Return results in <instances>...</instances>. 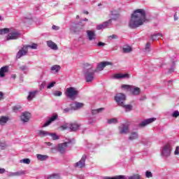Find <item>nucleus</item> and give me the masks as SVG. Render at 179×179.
Returning a JSON list of instances; mask_svg holds the SVG:
<instances>
[{"instance_id": "nucleus-59", "label": "nucleus", "mask_w": 179, "mask_h": 179, "mask_svg": "<svg viewBox=\"0 0 179 179\" xmlns=\"http://www.w3.org/2000/svg\"><path fill=\"white\" fill-rule=\"evenodd\" d=\"M12 79H15L16 78V74H13L11 76Z\"/></svg>"}, {"instance_id": "nucleus-3", "label": "nucleus", "mask_w": 179, "mask_h": 179, "mask_svg": "<svg viewBox=\"0 0 179 179\" xmlns=\"http://www.w3.org/2000/svg\"><path fill=\"white\" fill-rule=\"evenodd\" d=\"M127 100V96L124 94L122 93H118L115 96V101L119 106H124V103Z\"/></svg>"}, {"instance_id": "nucleus-25", "label": "nucleus", "mask_w": 179, "mask_h": 179, "mask_svg": "<svg viewBox=\"0 0 179 179\" xmlns=\"http://www.w3.org/2000/svg\"><path fill=\"white\" fill-rule=\"evenodd\" d=\"M36 94H37V91H33L29 92V94L27 97V100H29V101H31V100H33L34 97H36Z\"/></svg>"}, {"instance_id": "nucleus-28", "label": "nucleus", "mask_w": 179, "mask_h": 179, "mask_svg": "<svg viewBox=\"0 0 179 179\" xmlns=\"http://www.w3.org/2000/svg\"><path fill=\"white\" fill-rule=\"evenodd\" d=\"M36 157H37L38 160H41V162L46 160V159H48V156L43 155H40V154L36 155Z\"/></svg>"}, {"instance_id": "nucleus-35", "label": "nucleus", "mask_w": 179, "mask_h": 179, "mask_svg": "<svg viewBox=\"0 0 179 179\" xmlns=\"http://www.w3.org/2000/svg\"><path fill=\"white\" fill-rule=\"evenodd\" d=\"M60 69H61V66L58 65H54L51 68V71H55V72H59Z\"/></svg>"}, {"instance_id": "nucleus-14", "label": "nucleus", "mask_w": 179, "mask_h": 179, "mask_svg": "<svg viewBox=\"0 0 179 179\" xmlns=\"http://www.w3.org/2000/svg\"><path fill=\"white\" fill-rule=\"evenodd\" d=\"M113 79H124V78L128 79V78H129V74L116 73V74H113Z\"/></svg>"}, {"instance_id": "nucleus-8", "label": "nucleus", "mask_w": 179, "mask_h": 179, "mask_svg": "<svg viewBox=\"0 0 179 179\" xmlns=\"http://www.w3.org/2000/svg\"><path fill=\"white\" fill-rule=\"evenodd\" d=\"M155 121H156L155 117L147 119L140 123L138 127H140V128H143V127H146V125H149V124H152V122H155Z\"/></svg>"}, {"instance_id": "nucleus-32", "label": "nucleus", "mask_w": 179, "mask_h": 179, "mask_svg": "<svg viewBox=\"0 0 179 179\" xmlns=\"http://www.w3.org/2000/svg\"><path fill=\"white\" fill-rule=\"evenodd\" d=\"M122 51H123V52H124V53L131 52V51H132V48H131V46H126V47H124V48H122Z\"/></svg>"}, {"instance_id": "nucleus-53", "label": "nucleus", "mask_w": 179, "mask_h": 179, "mask_svg": "<svg viewBox=\"0 0 179 179\" xmlns=\"http://www.w3.org/2000/svg\"><path fill=\"white\" fill-rule=\"evenodd\" d=\"M52 29H53V30H58L59 29V27L57 26L53 25Z\"/></svg>"}, {"instance_id": "nucleus-38", "label": "nucleus", "mask_w": 179, "mask_h": 179, "mask_svg": "<svg viewBox=\"0 0 179 179\" xmlns=\"http://www.w3.org/2000/svg\"><path fill=\"white\" fill-rule=\"evenodd\" d=\"M155 37H157V38H160L161 37H163V34L160 33L155 34L151 36L152 40H155Z\"/></svg>"}, {"instance_id": "nucleus-64", "label": "nucleus", "mask_w": 179, "mask_h": 179, "mask_svg": "<svg viewBox=\"0 0 179 179\" xmlns=\"http://www.w3.org/2000/svg\"><path fill=\"white\" fill-rule=\"evenodd\" d=\"M0 20H1V17H0Z\"/></svg>"}, {"instance_id": "nucleus-23", "label": "nucleus", "mask_w": 179, "mask_h": 179, "mask_svg": "<svg viewBox=\"0 0 179 179\" xmlns=\"http://www.w3.org/2000/svg\"><path fill=\"white\" fill-rule=\"evenodd\" d=\"M9 121V117L6 116H1L0 117V125H5Z\"/></svg>"}, {"instance_id": "nucleus-4", "label": "nucleus", "mask_w": 179, "mask_h": 179, "mask_svg": "<svg viewBox=\"0 0 179 179\" xmlns=\"http://www.w3.org/2000/svg\"><path fill=\"white\" fill-rule=\"evenodd\" d=\"M171 153V145L170 143H167L163 148L162 150V156H165L167 157V156H170Z\"/></svg>"}, {"instance_id": "nucleus-27", "label": "nucleus", "mask_w": 179, "mask_h": 179, "mask_svg": "<svg viewBox=\"0 0 179 179\" xmlns=\"http://www.w3.org/2000/svg\"><path fill=\"white\" fill-rule=\"evenodd\" d=\"M70 129L71 131H78V129H79V124H76V123H73L71 124L70 126Z\"/></svg>"}, {"instance_id": "nucleus-22", "label": "nucleus", "mask_w": 179, "mask_h": 179, "mask_svg": "<svg viewBox=\"0 0 179 179\" xmlns=\"http://www.w3.org/2000/svg\"><path fill=\"white\" fill-rule=\"evenodd\" d=\"M38 136H41V138H44L45 136H48L50 135V133L47 131L44 130H38Z\"/></svg>"}, {"instance_id": "nucleus-10", "label": "nucleus", "mask_w": 179, "mask_h": 179, "mask_svg": "<svg viewBox=\"0 0 179 179\" xmlns=\"http://www.w3.org/2000/svg\"><path fill=\"white\" fill-rule=\"evenodd\" d=\"M71 141H69V142H65L64 143H60L58 145V150L59 152H60V153H64V152H65V148H68V145H69V143H71Z\"/></svg>"}, {"instance_id": "nucleus-62", "label": "nucleus", "mask_w": 179, "mask_h": 179, "mask_svg": "<svg viewBox=\"0 0 179 179\" xmlns=\"http://www.w3.org/2000/svg\"><path fill=\"white\" fill-rule=\"evenodd\" d=\"M76 19H79V15H77V16H76Z\"/></svg>"}, {"instance_id": "nucleus-6", "label": "nucleus", "mask_w": 179, "mask_h": 179, "mask_svg": "<svg viewBox=\"0 0 179 179\" xmlns=\"http://www.w3.org/2000/svg\"><path fill=\"white\" fill-rule=\"evenodd\" d=\"M70 107L71 110H79V108H83V107H85V103L75 101L74 103L70 104Z\"/></svg>"}, {"instance_id": "nucleus-5", "label": "nucleus", "mask_w": 179, "mask_h": 179, "mask_svg": "<svg viewBox=\"0 0 179 179\" xmlns=\"http://www.w3.org/2000/svg\"><path fill=\"white\" fill-rule=\"evenodd\" d=\"M29 50H27V47L25 45L22 48L21 50L18 51L16 55V58L19 59L20 58H22V57L27 55Z\"/></svg>"}, {"instance_id": "nucleus-21", "label": "nucleus", "mask_w": 179, "mask_h": 179, "mask_svg": "<svg viewBox=\"0 0 179 179\" xmlns=\"http://www.w3.org/2000/svg\"><path fill=\"white\" fill-rule=\"evenodd\" d=\"M130 92L131 93V94H134V96H138V94H141V88L136 87H134V88H131L130 90Z\"/></svg>"}, {"instance_id": "nucleus-17", "label": "nucleus", "mask_w": 179, "mask_h": 179, "mask_svg": "<svg viewBox=\"0 0 179 179\" xmlns=\"http://www.w3.org/2000/svg\"><path fill=\"white\" fill-rule=\"evenodd\" d=\"M9 71V66H4L0 69V77L4 78L5 73H8Z\"/></svg>"}, {"instance_id": "nucleus-42", "label": "nucleus", "mask_w": 179, "mask_h": 179, "mask_svg": "<svg viewBox=\"0 0 179 179\" xmlns=\"http://www.w3.org/2000/svg\"><path fill=\"white\" fill-rule=\"evenodd\" d=\"M122 89H124L125 90H131V85H122Z\"/></svg>"}, {"instance_id": "nucleus-57", "label": "nucleus", "mask_w": 179, "mask_h": 179, "mask_svg": "<svg viewBox=\"0 0 179 179\" xmlns=\"http://www.w3.org/2000/svg\"><path fill=\"white\" fill-rule=\"evenodd\" d=\"M174 20H178V17H177L176 14L174 15Z\"/></svg>"}, {"instance_id": "nucleus-34", "label": "nucleus", "mask_w": 179, "mask_h": 179, "mask_svg": "<svg viewBox=\"0 0 179 179\" xmlns=\"http://www.w3.org/2000/svg\"><path fill=\"white\" fill-rule=\"evenodd\" d=\"M9 33V29L8 28H4L0 29V35L2 36V34H8Z\"/></svg>"}, {"instance_id": "nucleus-60", "label": "nucleus", "mask_w": 179, "mask_h": 179, "mask_svg": "<svg viewBox=\"0 0 179 179\" xmlns=\"http://www.w3.org/2000/svg\"><path fill=\"white\" fill-rule=\"evenodd\" d=\"M84 13H85V15H89V12H88V11H84Z\"/></svg>"}, {"instance_id": "nucleus-24", "label": "nucleus", "mask_w": 179, "mask_h": 179, "mask_svg": "<svg viewBox=\"0 0 179 179\" xmlns=\"http://www.w3.org/2000/svg\"><path fill=\"white\" fill-rule=\"evenodd\" d=\"M113 20H117V18H112V19H110L108 21L104 22L103 23V27L105 29H107V27H108V26H111V23H112Z\"/></svg>"}, {"instance_id": "nucleus-52", "label": "nucleus", "mask_w": 179, "mask_h": 179, "mask_svg": "<svg viewBox=\"0 0 179 179\" xmlns=\"http://www.w3.org/2000/svg\"><path fill=\"white\" fill-rule=\"evenodd\" d=\"M20 69L21 71H26V66H20Z\"/></svg>"}, {"instance_id": "nucleus-37", "label": "nucleus", "mask_w": 179, "mask_h": 179, "mask_svg": "<svg viewBox=\"0 0 179 179\" xmlns=\"http://www.w3.org/2000/svg\"><path fill=\"white\" fill-rule=\"evenodd\" d=\"M21 109H22V106L20 105H16L13 107V110L14 111V113H16V111H19V110H21Z\"/></svg>"}, {"instance_id": "nucleus-43", "label": "nucleus", "mask_w": 179, "mask_h": 179, "mask_svg": "<svg viewBox=\"0 0 179 179\" xmlns=\"http://www.w3.org/2000/svg\"><path fill=\"white\" fill-rule=\"evenodd\" d=\"M145 176L147 177V178H150L153 177V175L152 174V172L147 171L145 172Z\"/></svg>"}, {"instance_id": "nucleus-29", "label": "nucleus", "mask_w": 179, "mask_h": 179, "mask_svg": "<svg viewBox=\"0 0 179 179\" xmlns=\"http://www.w3.org/2000/svg\"><path fill=\"white\" fill-rule=\"evenodd\" d=\"M104 110V108H100L98 109H93L92 110V115H96V114H99V113H101Z\"/></svg>"}, {"instance_id": "nucleus-30", "label": "nucleus", "mask_w": 179, "mask_h": 179, "mask_svg": "<svg viewBox=\"0 0 179 179\" xmlns=\"http://www.w3.org/2000/svg\"><path fill=\"white\" fill-rule=\"evenodd\" d=\"M48 179H61V176L57 173H53L49 176Z\"/></svg>"}, {"instance_id": "nucleus-55", "label": "nucleus", "mask_w": 179, "mask_h": 179, "mask_svg": "<svg viewBox=\"0 0 179 179\" xmlns=\"http://www.w3.org/2000/svg\"><path fill=\"white\" fill-rule=\"evenodd\" d=\"M3 173H5V169L0 168V174H3Z\"/></svg>"}, {"instance_id": "nucleus-61", "label": "nucleus", "mask_w": 179, "mask_h": 179, "mask_svg": "<svg viewBox=\"0 0 179 179\" xmlns=\"http://www.w3.org/2000/svg\"><path fill=\"white\" fill-rule=\"evenodd\" d=\"M84 22H89V19L87 18L84 19Z\"/></svg>"}, {"instance_id": "nucleus-54", "label": "nucleus", "mask_w": 179, "mask_h": 179, "mask_svg": "<svg viewBox=\"0 0 179 179\" xmlns=\"http://www.w3.org/2000/svg\"><path fill=\"white\" fill-rule=\"evenodd\" d=\"M2 99H3V93L0 92V100H2Z\"/></svg>"}, {"instance_id": "nucleus-50", "label": "nucleus", "mask_w": 179, "mask_h": 179, "mask_svg": "<svg viewBox=\"0 0 179 179\" xmlns=\"http://www.w3.org/2000/svg\"><path fill=\"white\" fill-rule=\"evenodd\" d=\"M106 45V43H103V42H99L98 43V46L99 47H101V46H104Z\"/></svg>"}, {"instance_id": "nucleus-45", "label": "nucleus", "mask_w": 179, "mask_h": 179, "mask_svg": "<svg viewBox=\"0 0 179 179\" xmlns=\"http://www.w3.org/2000/svg\"><path fill=\"white\" fill-rule=\"evenodd\" d=\"M62 131H65V129H69V127H68V124H65L60 127Z\"/></svg>"}, {"instance_id": "nucleus-26", "label": "nucleus", "mask_w": 179, "mask_h": 179, "mask_svg": "<svg viewBox=\"0 0 179 179\" xmlns=\"http://www.w3.org/2000/svg\"><path fill=\"white\" fill-rule=\"evenodd\" d=\"M138 133L134 131L130 134L129 139V141H135V139H138Z\"/></svg>"}, {"instance_id": "nucleus-40", "label": "nucleus", "mask_w": 179, "mask_h": 179, "mask_svg": "<svg viewBox=\"0 0 179 179\" xmlns=\"http://www.w3.org/2000/svg\"><path fill=\"white\" fill-rule=\"evenodd\" d=\"M20 163H24V164H30V159L26 158L20 160Z\"/></svg>"}, {"instance_id": "nucleus-20", "label": "nucleus", "mask_w": 179, "mask_h": 179, "mask_svg": "<svg viewBox=\"0 0 179 179\" xmlns=\"http://www.w3.org/2000/svg\"><path fill=\"white\" fill-rule=\"evenodd\" d=\"M47 45L49 46L51 50H58V46L52 41H48Z\"/></svg>"}, {"instance_id": "nucleus-58", "label": "nucleus", "mask_w": 179, "mask_h": 179, "mask_svg": "<svg viewBox=\"0 0 179 179\" xmlns=\"http://www.w3.org/2000/svg\"><path fill=\"white\" fill-rule=\"evenodd\" d=\"M45 144L48 145V146H51V145H52L51 143L50 142H46Z\"/></svg>"}, {"instance_id": "nucleus-31", "label": "nucleus", "mask_w": 179, "mask_h": 179, "mask_svg": "<svg viewBox=\"0 0 179 179\" xmlns=\"http://www.w3.org/2000/svg\"><path fill=\"white\" fill-rule=\"evenodd\" d=\"M27 47V50L28 48H31V50H37L38 45L37 43H32L31 45H25Z\"/></svg>"}, {"instance_id": "nucleus-7", "label": "nucleus", "mask_w": 179, "mask_h": 179, "mask_svg": "<svg viewBox=\"0 0 179 179\" xmlns=\"http://www.w3.org/2000/svg\"><path fill=\"white\" fill-rule=\"evenodd\" d=\"M86 155H83L81 159L76 164V167H78V169H83V167H85V166H86Z\"/></svg>"}, {"instance_id": "nucleus-15", "label": "nucleus", "mask_w": 179, "mask_h": 179, "mask_svg": "<svg viewBox=\"0 0 179 179\" xmlns=\"http://www.w3.org/2000/svg\"><path fill=\"white\" fill-rule=\"evenodd\" d=\"M29 120H30V113L25 112L22 113L21 115V121L23 122H29Z\"/></svg>"}, {"instance_id": "nucleus-46", "label": "nucleus", "mask_w": 179, "mask_h": 179, "mask_svg": "<svg viewBox=\"0 0 179 179\" xmlns=\"http://www.w3.org/2000/svg\"><path fill=\"white\" fill-rule=\"evenodd\" d=\"M172 117L174 118H177V117H179V112L178 110H175L173 113L172 114Z\"/></svg>"}, {"instance_id": "nucleus-51", "label": "nucleus", "mask_w": 179, "mask_h": 179, "mask_svg": "<svg viewBox=\"0 0 179 179\" xmlns=\"http://www.w3.org/2000/svg\"><path fill=\"white\" fill-rule=\"evenodd\" d=\"M178 150H179V146H177L175 150V155H179Z\"/></svg>"}, {"instance_id": "nucleus-56", "label": "nucleus", "mask_w": 179, "mask_h": 179, "mask_svg": "<svg viewBox=\"0 0 179 179\" xmlns=\"http://www.w3.org/2000/svg\"><path fill=\"white\" fill-rule=\"evenodd\" d=\"M64 113H69V108L64 109Z\"/></svg>"}, {"instance_id": "nucleus-47", "label": "nucleus", "mask_w": 179, "mask_h": 179, "mask_svg": "<svg viewBox=\"0 0 179 179\" xmlns=\"http://www.w3.org/2000/svg\"><path fill=\"white\" fill-rule=\"evenodd\" d=\"M54 86H55V82H52L48 85L47 89H51V87H54Z\"/></svg>"}, {"instance_id": "nucleus-63", "label": "nucleus", "mask_w": 179, "mask_h": 179, "mask_svg": "<svg viewBox=\"0 0 179 179\" xmlns=\"http://www.w3.org/2000/svg\"><path fill=\"white\" fill-rule=\"evenodd\" d=\"M98 6H101V3H99V4L98 5Z\"/></svg>"}, {"instance_id": "nucleus-48", "label": "nucleus", "mask_w": 179, "mask_h": 179, "mask_svg": "<svg viewBox=\"0 0 179 179\" xmlns=\"http://www.w3.org/2000/svg\"><path fill=\"white\" fill-rule=\"evenodd\" d=\"M96 29H97V30H101V29H105L103 24H101L99 25H97Z\"/></svg>"}, {"instance_id": "nucleus-13", "label": "nucleus", "mask_w": 179, "mask_h": 179, "mask_svg": "<svg viewBox=\"0 0 179 179\" xmlns=\"http://www.w3.org/2000/svg\"><path fill=\"white\" fill-rule=\"evenodd\" d=\"M58 119V115H54L53 116H52L51 117H50L47 122L42 126L43 128H45V127H48V125H50V124H51V122H54V121H55V120Z\"/></svg>"}, {"instance_id": "nucleus-19", "label": "nucleus", "mask_w": 179, "mask_h": 179, "mask_svg": "<svg viewBox=\"0 0 179 179\" xmlns=\"http://www.w3.org/2000/svg\"><path fill=\"white\" fill-rule=\"evenodd\" d=\"M24 174H25L24 171H21L17 172L10 173L8 174V177H19L20 176H24Z\"/></svg>"}, {"instance_id": "nucleus-41", "label": "nucleus", "mask_w": 179, "mask_h": 179, "mask_svg": "<svg viewBox=\"0 0 179 179\" xmlns=\"http://www.w3.org/2000/svg\"><path fill=\"white\" fill-rule=\"evenodd\" d=\"M49 135H50V136H52L53 141H57L58 139H59V137L58 136H57L56 134H49Z\"/></svg>"}, {"instance_id": "nucleus-18", "label": "nucleus", "mask_w": 179, "mask_h": 179, "mask_svg": "<svg viewBox=\"0 0 179 179\" xmlns=\"http://www.w3.org/2000/svg\"><path fill=\"white\" fill-rule=\"evenodd\" d=\"M87 34L90 41H92V40H96V33L94 31L87 30Z\"/></svg>"}, {"instance_id": "nucleus-36", "label": "nucleus", "mask_w": 179, "mask_h": 179, "mask_svg": "<svg viewBox=\"0 0 179 179\" xmlns=\"http://www.w3.org/2000/svg\"><path fill=\"white\" fill-rule=\"evenodd\" d=\"M145 52H150V43H147L144 49Z\"/></svg>"}, {"instance_id": "nucleus-39", "label": "nucleus", "mask_w": 179, "mask_h": 179, "mask_svg": "<svg viewBox=\"0 0 179 179\" xmlns=\"http://www.w3.org/2000/svg\"><path fill=\"white\" fill-rule=\"evenodd\" d=\"M117 122H118L117 118H112L108 120V124H117Z\"/></svg>"}, {"instance_id": "nucleus-9", "label": "nucleus", "mask_w": 179, "mask_h": 179, "mask_svg": "<svg viewBox=\"0 0 179 179\" xmlns=\"http://www.w3.org/2000/svg\"><path fill=\"white\" fill-rule=\"evenodd\" d=\"M20 36V34L17 31H13L7 36V41L9 40H17V38Z\"/></svg>"}, {"instance_id": "nucleus-33", "label": "nucleus", "mask_w": 179, "mask_h": 179, "mask_svg": "<svg viewBox=\"0 0 179 179\" xmlns=\"http://www.w3.org/2000/svg\"><path fill=\"white\" fill-rule=\"evenodd\" d=\"M124 108H125V110L127 112L128 111H132V105H125V103H124V106H122Z\"/></svg>"}, {"instance_id": "nucleus-44", "label": "nucleus", "mask_w": 179, "mask_h": 179, "mask_svg": "<svg viewBox=\"0 0 179 179\" xmlns=\"http://www.w3.org/2000/svg\"><path fill=\"white\" fill-rule=\"evenodd\" d=\"M54 96H55L56 97L62 96V92H61V91H55L54 92Z\"/></svg>"}, {"instance_id": "nucleus-12", "label": "nucleus", "mask_w": 179, "mask_h": 179, "mask_svg": "<svg viewBox=\"0 0 179 179\" xmlns=\"http://www.w3.org/2000/svg\"><path fill=\"white\" fill-rule=\"evenodd\" d=\"M94 79V71L85 73L86 82H92Z\"/></svg>"}, {"instance_id": "nucleus-2", "label": "nucleus", "mask_w": 179, "mask_h": 179, "mask_svg": "<svg viewBox=\"0 0 179 179\" xmlns=\"http://www.w3.org/2000/svg\"><path fill=\"white\" fill-rule=\"evenodd\" d=\"M65 94L66 97L70 99V100L73 101L76 99V97H78V94H79V91H78V90H76V88L73 87H70L66 89Z\"/></svg>"}, {"instance_id": "nucleus-1", "label": "nucleus", "mask_w": 179, "mask_h": 179, "mask_svg": "<svg viewBox=\"0 0 179 179\" xmlns=\"http://www.w3.org/2000/svg\"><path fill=\"white\" fill-rule=\"evenodd\" d=\"M148 22H149V20L146 17V11L144 9L138 8L131 14L129 22V27L130 29H138V27L143 26Z\"/></svg>"}, {"instance_id": "nucleus-49", "label": "nucleus", "mask_w": 179, "mask_h": 179, "mask_svg": "<svg viewBox=\"0 0 179 179\" xmlns=\"http://www.w3.org/2000/svg\"><path fill=\"white\" fill-rule=\"evenodd\" d=\"M108 38L115 39V38H117V35L113 34V35L109 36Z\"/></svg>"}, {"instance_id": "nucleus-16", "label": "nucleus", "mask_w": 179, "mask_h": 179, "mask_svg": "<svg viewBox=\"0 0 179 179\" xmlns=\"http://www.w3.org/2000/svg\"><path fill=\"white\" fill-rule=\"evenodd\" d=\"M129 128L127 125L122 124V126L119 127V134H128Z\"/></svg>"}, {"instance_id": "nucleus-11", "label": "nucleus", "mask_w": 179, "mask_h": 179, "mask_svg": "<svg viewBox=\"0 0 179 179\" xmlns=\"http://www.w3.org/2000/svg\"><path fill=\"white\" fill-rule=\"evenodd\" d=\"M107 65H111V62H101L98 65L97 69L95 70V72H97V71H103L104 69V68H106V66H107Z\"/></svg>"}]
</instances>
